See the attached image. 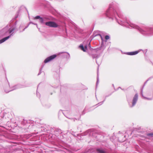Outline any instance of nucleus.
I'll return each instance as SVG.
<instances>
[{
	"label": "nucleus",
	"mask_w": 153,
	"mask_h": 153,
	"mask_svg": "<svg viewBox=\"0 0 153 153\" xmlns=\"http://www.w3.org/2000/svg\"><path fill=\"white\" fill-rule=\"evenodd\" d=\"M113 5V2L110 4L105 14L107 17L112 20L115 19L119 24L123 26L129 28L131 27L137 30L140 34L144 36H150L153 35V26H143L140 27L134 24L128 22L126 17L122 18V19L120 20V22L116 16H118L119 18L120 17L119 14V10L115 9Z\"/></svg>",
	"instance_id": "f257e3e1"
},
{
	"label": "nucleus",
	"mask_w": 153,
	"mask_h": 153,
	"mask_svg": "<svg viewBox=\"0 0 153 153\" xmlns=\"http://www.w3.org/2000/svg\"><path fill=\"white\" fill-rule=\"evenodd\" d=\"M16 24L17 21L14 22L11 27H10V25H7L1 30L0 31V37H2L7 36L0 40V44L4 42L13 35V31L17 29Z\"/></svg>",
	"instance_id": "f03ea898"
},
{
	"label": "nucleus",
	"mask_w": 153,
	"mask_h": 153,
	"mask_svg": "<svg viewBox=\"0 0 153 153\" xmlns=\"http://www.w3.org/2000/svg\"><path fill=\"white\" fill-rule=\"evenodd\" d=\"M28 85L26 84L22 85L21 84H18L13 86L11 88H10L9 84L8 83L6 85H4L3 88L4 92L6 93H7L13 90L17 89L25 88L28 87Z\"/></svg>",
	"instance_id": "7ed1b4c3"
},
{
	"label": "nucleus",
	"mask_w": 153,
	"mask_h": 153,
	"mask_svg": "<svg viewBox=\"0 0 153 153\" xmlns=\"http://www.w3.org/2000/svg\"><path fill=\"white\" fill-rule=\"evenodd\" d=\"M138 94L137 93L136 94L133 98L132 104H131L130 103H128L130 107L132 108L135 106L138 100Z\"/></svg>",
	"instance_id": "20e7f679"
},
{
	"label": "nucleus",
	"mask_w": 153,
	"mask_h": 153,
	"mask_svg": "<svg viewBox=\"0 0 153 153\" xmlns=\"http://www.w3.org/2000/svg\"><path fill=\"white\" fill-rule=\"evenodd\" d=\"M45 25L47 26L52 27H57L58 25L56 23L53 21H49L45 23Z\"/></svg>",
	"instance_id": "39448f33"
},
{
	"label": "nucleus",
	"mask_w": 153,
	"mask_h": 153,
	"mask_svg": "<svg viewBox=\"0 0 153 153\" xmlns=\"http://www.w3.org/2000/svg\"><path fill=\"white\" fill-rule=\"evenodd\" d=\"M95 151L96 153H108L106 149L102 147L96 148Z\"/></svg>",
	"instance_id": "423d86ee"
},
{
	"label": "nucleus",
	"mask_w": 153,
	"mask_h": 153,
	"mask_svg": "<svg viewBox=\"0 0 153 153\" xmlns=\"http://www.w3.org/2000/svg\"><path fill=\"white\" fill-rule=\"evenodd\" d=\"M56 56V54L51 55L47 58L44 61V62L45 63H46L55 58Z\"/></svg>",
	"instance_id": "0eeeda50"
},
{
	"label": "nucleus",
	"mask_w": 153,
	"mask_h": 153,
	"mask_svg": "<svg viewBox=\"0 0 153 153\" xmlns=\"http://www.w3.org/2000/svg\"><path fill=\"white\" fill-rule=\"evenodd\" d=\"M34 19H39V21L40 23H41L42 24H45V23L44 22V21L46 19L45 18H43L39 16H36L34 18Z\"/></svg>",
	"instance_id": "6e6552de"
},
{
	"label": "nucleus",
	"mask_w": 153,
	"mask_h": 153,
	"mask_svg": "<svg viewBox=\"0 0 153 153\" xmlns=\"http://www.w3.org/2000/svg\"><path fill=\"white\" fill-rule=\"evenodd\" d=\"M11 114L10 113L8 112L7 113H4L3 117L2 118H5V119H11Z\"/></svg>",
	"instance_id": "1a4fd4ad"
},
{
	"label": "nucleus",
	"mask_w": 153,
	"mask_h": 153,
	"mask_svg": "<svg viewBox=\"0 0 153 153\" xmlns=\"http://www.w3.org/2000/svg\"><path fill=\"white\" fill-rule=\"evenodd\" d=\"M54 131L55 135L56 136H58L59 134H62V133L60 129L58 128H55Z\"/></svg>",
	"instance_id": "9d476101"
},
{
	"label": "nucleus",
	"mask_w": 153,
	"mask_h": 153,
	"mask_svg": "<svg viewBox=\"0 0 153 153\" xmlns=\"http://www.w3.org/2000/svg\"><path fill=\"white\" fill-rule=\"evenodd\" d=\"M141 50H140L139 51H132L131 52H127L126 54L127 55H134L137 54Z\"/></svg>",
	"instance_id": "9b49d317"
},
{
	"label": "nucleus",
	"mask_w": 153,
	"mask_h": 153,
	"mask_svg": "<svg viewBox=\"0 0 153 153\" xmlns=\"http://www.w3.org/2000/svg\"><path fill=\"white\" fill-rule=\"evenodd\" d=\"M92 131L91 129H89L83 132V133L81 134V135L82 136H85L87 135L88 134H89V135L91 134V133Z\"/></svg>",
	"instance_id": "f8f14e48"
},
{
	"label": "nucleus",
	"mask_w": 153,
	"mask_h": 153,
	"mask_svg": "<svg viewBox=\"0 0 153 153\" xmlns=\"http://www.w3.org/2000/svg\"><path fill=\"white\" fill-rule=\"evenodd\" d=\"M79 48L84 52L86 51V50L87 49V45H85L84 47L83 45L82 44H81L79 46Z\"/></svg>",
	"instance_id": "ddd939ff"
},
{
	"label": "nucleus",
	"mask_w": 153,
	"mask_h": 153,
	"mask_svg": "<svg viewBox=\"0 0 153 153\" xmlns=\"http://www.w3.org/2000/svg\"><path fill=\"white\" fill-rule=\"evenodd\" d=\"M111 94H111H109L108 95L105 96V99H104L103 101L102 102H99L96 105H102L103 103L105 101L106 98L107 97H109V96H110Z\"/></svg>",
	"instance_id": "4468645a"
},
{
	"label": "nucleus",
	"mask_w": 153,
	"mask_h": 153,
	"mask_svg": "<svg viewBox=\"0 0 153 153\" xmlns=\"http://www.w3.org/2000/svg\"><path fill=\"white\" fill-rule=\"evenodd\" d=\"M51 106V105L50 103H47L45 104V108H50Z\"/></svg>",
	"instance_id": "2eb2a0df"
},
{
	"label": "nucleus",
	"mask_w": 153,
	"mask_h": 153,
	"mask_svg": "<svg viewBox=\"0 0 153 153\" xmlns=\"http://www.w3.org/2000/svg\"><path fill=\"white\" fill-rule=\"evenodd\" d=\"M93 35L94 36V37H95L98 36H100V37L102 39V35L99 33H93Z\"/></svg>",
	"instance_id": "dca6fc26"
},
{
	"label": "nucleus",
	"mask_w": 153,
	"mask_h": 153,
	"mask_svg": "<svg viewBox=\"0 0 153 153\" xmlns=\"http://www.w3.org/2000/svg\"><path fill=\"white\" fill-rule=\"evenodd\" d=\"M66 56L65 58H66V59H68L70 58V55L68 53H65Z\"/></svg>",
	"instance_id": "f3484780"
},
{
	"label": "nucleus",
	"mask_w": 153,
	"mask_h": 153,
	"mask_svg": "<svg viewBox=\"0 0 153 153\" xmlns=\"http://www.w3.org/2000/svg\"><path fill=\"white\" fill-rule=\"evenodd\" d=\"M43 65H42L41 66V68H40V69H39V72L38 74V76L41 73V71H42V68H43Z\"/></svg>",
	"instance_id": "a211bd4d"
},
{
	"label": "nucleus",
	"mask_w": 153,
	"mask_h": 153,
	"mask_svg": "<svg viewBox=\"0 0 153 153\" xmlns=\"http://www.w3.org/2000/svg\"><path fill=\"white\" fill-rule=\"evenodd\" d=\"M147 136L150 137H152L153 136V132L147 134Z\"/></svg>",
	"instance_id": "6ab92c4d"
},
{
	"label": "nucleus",
	"mask_w": 153,
	"mask_h": 153,
	"mask_svg": "<svg viewBox=\"0 0 153 153\" xmlns=\"http://www.w3.org/2000/svg\"><path fill=\"white\" fill-rule=\"evenodd\" d=\"M19 12H20V10H19L17 13V14H16L15 17V18H14V19H16L18 17V16H19Z\"/></svg>",
	"instance_id": "aec40b11"
},
{
	"label": "nucleus",
	"mask_w": 153,
	"mask_h": 153,
	"mask_svg": "<svg viewBox=\"0 0 153 153\" xmlns=\"http://www.w3.org/2000/svg\"><path fill=\"white\" fill-rule=\"evenodd\" d=\"M92 58L93 59L94 58H96L97 59L98 58V56L97 54H93L92 56Z\"/></svg>",
	"instance_id": "412c9836"
},
{
	"label": "nucleus",
	"mask_w": 153,
	"mask_h": 153,
	"mask_svg": "<svg viewBox=\"0 0 153 153\" xmlns=\"http://www.w3.org/2000/svg\"><path fill=\"white\" fill-rule=\"evenodd\" d=\"M99 82V77L98 74H97V81L96 85V87L97 86V85Z\"/></svg>",
	"instance_id": "4be33fe9"
},
{
	"label": "nucleus",
	"mask_w": 153,
	"mask_h": 153,
	"mask_svg": "<svg viewBox=\"0 0 153 153\" xmlns=\"http://www.w3.org/2000/svg\"><path fill=\"white\" fill-rule=\"evenodd\" d=\"M153 78V75L151 77H149L148 79L146 80V81L145 82V83H144V85H145V84L146 83H147V82L150 80V79H151L152 78Z\"/></svg>",
	"instance_id": "5701e85b"
},
{
	"label": "nucleus",
	"mask_w": 153,
	"mask_h": 153,
	"mask_svg": "<svg viewBox=\"0 0 153 153\" xmlns=\"http://www.w3.org/2000/svg\"><path fill=\"white\" fill-rule=\"evenodd\" d=\"M153 78V75L151 77H149L148 79L146 80V81L145 82V83H144V85H145V84L146 83H147V82L150 80V79H151L152 78Z\"/></svg>",
	"instance_id": "b1692460"
},
{
	"label": "nucleus",
	"mask_w": 153,
	"mask_h": 153,
	"mask_svg": "<svg viewBox=\"0 0 153 153\" xmlns=\"http://www.w3.org/2000/svg\"><path fill=\"white\" fill-rule=\"evenodd\" d=\"M153 78V75L151 77H149L148 79L146 80V81L145 82V83H144V85H145V84L146 83H147V82L150 80V79H151L152 78Z\"/></svg>",
	"instance_id": "393cba45"
},
{
	"label": "nucleus",
	"mask_w": 153,
	"mask_h": 153,
	"mask_svg": "<svg viewBox=\"0 0 153 153\" xmlns=\"http://www.w3.org/2000/svg\"><path fill=\"white\" fill-rule=\"evenodd\" d=\"M110 38V37L108 35H106L105 36V39L106 40H108Z\"/></svg>",
	"instance_id": "a878e982"
},
{
	"label": "nucleus",
	"mask_w": 153,
	"mask_h": 153,
	"mask_svg": "<svg viewBox=\"0 0 153 153\" xmlns=\"http://www.w3.org/2000/svg\"><path fill=\"white\" fill-rule=\"evenodd\" d=\"M67 53V52H64V53H62V52L61 53L62 54V56L65 58V56H66L65 53Z\"/></svg>",
	"instance_id": "bb28decb"
},
{
	"label": "nucleus",
	"mask_w": 153,
	"mask_h": 153,
	"mask_svg": "<svg viewBox=\"0 0 153 153\" xmlns=\"http://www.w3.org/2000/svg\"><path fill=\"white\" fill-rule=\"evenodd\" d=\"M36 95H37V97H38L39 98L40 97V95L39 93L37 92H36Z\"/></svg>",
	"instance_id": "cd10ccee"
},
{
	"label": "nucleus",
	"mask_w": 153,
	"mask_h": 153,
	"mask_svg": "<svg viewBox=\"0 0 153 153\" xmlns=\"http://www.w3.org/2000/svg\"><path fill=\"white\" fill-rule=\"evenodd\" d=\"M104 46V45H103V44L102 43L101 44V46L99 48V49L100 50V49H102V47Z\"/></svg>",
	"instance_id": "c85d7f7f"
},
{
	"label": "nucleus",
	"mask_w": 153,
	"mask_h": 153,
	"mask_svg": "<svg viewBox=\"0 0 153 153\" xmlns=\"http://www.w3.org/2000/svg\"><path fill=\"white\" fill-rule=\"evenodd\" d=\"M33 24V25H36V26H37V24L34 23L33 22H30L29 24Z\"/></svg>",
	"instance_id": "c756f323"
},
{
	"label": "nucleus",
	"mask_w": 153,
	"mask_h": 153,
	"mask_svg": "<svg viewBox=\"0 0 153 153\" xmlns=\"http://www.w3.org/2000/svg\"><path fill=\"white\" fill-rule=\"evenodd\" d=\"M29 24L27 26H26L23 29V31H24L26 28H27L29 26Z\"/></svg>",
	"instance_id": "7c9ffc66"
},
{
	"label": "nucleus",
	"mask_w": 153,
	"mask_h": 153,
	"mask_svg": "<svg viewBox=\"0 0 153 153\" xmlns=\"http://www.w3.org/2000/svg\"><path fill=\"white\" fill-rule=\"evenodd\" d=\"M145 98L147 100H152V98H147V97H145Z\"/></svg>",
	"instance_id": "2f4dec72"
},
{
	"label": "nucleus",
	"mask_w": 153,
	"mask_h": 153,
	"mask_svg": "<svg viewBox=\"0 0 153 153\" xmlns=\"http://www.w3.org/2000/svg\"><path fill=\"white\" fill-rule=\"evenodd\" d=\"M88 46L90 48H91V44H90V42H88Z\"/></svg>",
	"instance_id": "473e14b6"
},
{
	"label": "nucleus",
	"mask_w": 153,
	"mask_h": 153,
	"mask_svg": "<svg viewBox=\"0 0 153 153\" xmlns=\"http://www.w3.org/2000/svg\"><path fill=\"white\" fill-rule=\"evenodd\" d=\"M96 63H97V64L98 65V66H99V65H100V62L99 63H98V62H97V60L96 59Z\"/></svg>",
	"instance_id": "72a5a7b5"
},
{
	"label": "nucleus",
	"mask_w": 153,
	"mask_h": 153,
	"mask_svg": "<svg viewBox=\"0 0 153 153\" xmlns=\"http://www.w3.org/2000/svg\"><path fill=\"white\" fill-rule=\"evenodd\" d=\"M73 119L74 120V121H75V120H79V119L78 120H77V119H76V118H75L74 119Z\"/></svg>",
	"instance_id": "f704fd0d"
},
{
	"label": "nucleus",
	"mask_w": 153,
	"mask_h": 153,
	"mask_svg": "<svg viewBox=\"0 0 153 153\" xmlns=\"http://www.w3.org/2000/svg\"><path fill=\"white\" fill-rule=\"evenodd\" d=\"M125 140V139L124 140H122L121 141H120V142H123Z\"/></svg>",
	"instance_id": "c9c22d12"
},
{
	"label": "nucleus",
	"mask_w": 153,
	"mask_h": 153,
	"mask_svg": "<svg viewBox=\"0 0 153 153\" xmlns=\"http://www.w3.org/2000/svg\"><path fill=\"white\" fill-rule=\"evenodd\" d=\"M84 110L82 112V114H85V113L84 112Z\"/></svg>",
	"instance_id": "e433bc0d"
},
{
	"label": "nucleus",
	"mask_w": 153,
	"mask_h": 153,
	"mask_svg": "<svg viewBox=\"0 0 153 153\" xmlns=\"http://www.w3.org/2000/svg\"><path fill=\"white\" fill-rule=\"evenodd\" d=\"M119 88H120V89H121V88L120 87H119L118 88V89H119Z\"/></svg>",
	"instance_id": "4c0bfd02"
},
{
	"label": "nucleus",
	"mask_w": 153,
	"mask_h": 153,
	"mask_svg": "<svg viewBox=\"0 0 153 153\" xmlns=\"http://www.w3.org/2000/svg\"><path fill=\"white\" fill-rule=\"evenodd\" d=\"M53 130V128H52V129H51V131H52Z\"/></svg>",
	"instance_id": "58836bf2"
},
{
	"label": "nucleus",
	"mask_w": 153,
	"mask_h": 153,
	"mask_svg": "<svg viewBox=\"0 0 153 153\" xmlns=\"http://www.w3.org/2000/svg\"><path fill=\"white\" fill-rule=\"evenodd\" d=\"M119 134L121 133H120V131H119Z\"/></svg>",
	"instance_id": "ea45409f"
},
{
	"label": "nucleus",
	"mask_w": 153,
	"mask_h": 153,
	"mask_svg": "<svg viewBox=\"0 0 153 153\" xmlns=\"http://www.w3.org/2000/svg\"><path fill=\"white\" fill-rule=\"evenodd\" d=\"M121 89L122 90H124V89H122V88H121Z\"/></svg>",
	"instance_id": "a19ab883"
},
{
	"label": "nucleus",
	"mask_w": 153,
	"mask_h": 153,
	"mask_svg": "<svg viewBox=\"0 0 153 153\" xmlns=\"http://www.w3.org/2000/svg\"><path fill=\"white\" fill-rule=\"evenodd\" d=\"M142 90H142V89L141 90V92H142Z\"/></svg>",
	"instance_id": "79ce46f5"
},
{
	"label": "nucleus",
	"mask_w": 153,
	"mask_h": 153,
	"mask_svg": "<svg viewBox=\"0 0 153 153\" xmlns=\"http://www.w3.org/2000/svg\"><path fill=\"white\" fill-rule=\"evenodd\" d=\"M124 138H125V136H124Z\"/></svg>",
	"instance_id": "37998d69"
},
{
	"label": "nucleus",
	"mask_w": 153,
	"mask_h": 153,
	"mask_svg": "<svg viewBox=\"0 0 153 153\" xmlns=\"http://www.w3.org/2000/svg\"><path fill=\"white\" fill-rule=\"evenodd\" d=\"M113 86H114V84H113Z\"/></svg>",
	"instance_id": "c03bdc74"
},
{
	"label": "nucleus",
	"mask_w": 153,
	"mask_h": 153,
	"mask_svg": "<svg viewBox=\"0 0 153 153\" xmlns=\"http://www.w3.org/2000/svg\"><path fill=\"white\" fill-rule=\"evenodd\" d=\"M37 28H38V27L37 26Z\"/></svg>",
	"instance_id": "a18cd8bd"
}]
</instances>
